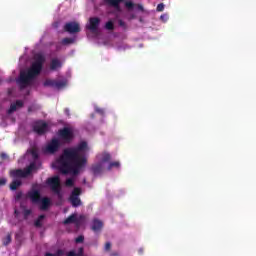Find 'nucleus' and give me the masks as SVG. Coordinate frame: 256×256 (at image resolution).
<instances>
[{"mask_svg":"<svg viewBox=\"0 0 256 256\" xmlns=\"http://www.w3.org/2000/svg\"><path fill=\"white\" fill-rule=\"evenodd\" d=\"M64 255H65V251H63L62 249H58L54 254V256H64Z\"/></svg>","mask_w":256,"mask_h":256,"instance_id":"obj_34","label":"nucleus"},{"mask_svg":"<svg viewBox=\"0 0 256 256\" xmlns=\"http://www.w3.org/2000/svg\"><path fill=\"white\" fill-rule=\"evenodd\" d=\"M91 229L95 233H97L98 231H101V229H103V222L99 219H94L93 222H92Z\"/></svg>","mask_w":256,"mask_h":256,"instance_id":"obj_17","label":"nucleus"},{"mask_svg":"<svg viewBox=\"0 0 256 256\" xmlns=\"http://www.w3.org/2000/svg\"><path fill=\"white\" fill-rule=\"evenodd\" d=\"M87 150V142L82 141L74 148H68L63 151L60 157V172L62 175H79L81 169L87 165L85 151Z\"/></svg>","mask_w":256,"mask_h":256,"instance_id":"obj_1","label":"nucleus"},{"mask_svg":"<svg viewBox=\"0 0 256 256\" xmlns=\"http://www.w3.org/2000/svg\"><path fill=\"white\" fill-rule=\"evenodd\" d=\"M121 164L119 163V161H115V162H111L109 165H108V168L107 170L108 171H111L113 169V167H116L118 169V167H120Z\"/></svg>","mask_w":256,"mask_h":256,"instance_id":"obj_25","label":"nucleus"},{"mask_svg":"<svg viewBox=\"0 0 256 256\" xmlns=\"http://www.w3.org/2000/svg\"><path fill=\"white\" fill-rule=\"evenodd\" d=\"M45 87H53L54 89H62L67 85L66 81L46 79L43 83Z\"/></svg>","mask_w":256,"mask_h":256,"instance_id":"obj_9","label":"nucleus"},{"mask_svg":"<svg viewBox=\"0 0 256 256\" xmlns=\"http://www.w3.org/2000/svg\"><path fill=\"white\" fill-rule=\"evenodd\" d=\"M47 185H49L51 191L57 195L58 199L63 197V194H61V179L59 176L48 178Z\"/></svg>","mask_w":256,"mask_h":256,"instance_id":"obj_5","label":"nucleus"},{"mask_svg":"<svg viewBox=\"0 0 256 256\" xmlns=\"http://www.w3.org/2000/svg\"><path fill=\"white\" fill-rule=\"evenodd\" d=\"M111 161V154L104 153L102 154V163H109Z\"/></svg>","mask_w":256,"mask_h":256,"instance_id":"obj_23","label":"nucleus"},{"mask_svg":"<svg viewBox=\"0 0 256 256\" xmlns=\"http://www.w3.org/2000/svg\"><path fill=\"white\" fill-rule=\"evenodd\" d=\"M32 129L37 135H45L49 131V124L43 120H37L33 123Z\"/></svg>","mask_w":256,"mask_h":256,"instance_id":"obj_7","label":"nucleus"},{"mask_svg":"<svg viewBox=\"0 0 256 256\" xmlns=\"http://www.w3.org/2000/svg\"><path fill=\"white\" fill-rule=\"evenodd\" d=\"M125 7L129 9V11H131V9H133V7H135V3L131 2V1H127L125 2Z\"/></svg>","mask_w":256,"mask_h":256,"instance_id":"obj_28","label":"nucleus"},{"mask_svg":"<svg viewBox=\"0 0 256 256\" xmlns=\"http://www.w3.org/2000/svg\"><path fill=\"white\" fill-rule=\"evenodd\" d=\"M75 43V38H64L62 40V45H71Z\"/></svg>","mask_w":256,"mask_h":256,"instance_id":"obj_24","label":"nucleus"},{"mask_svg":"<svg viewBox=\"0 0 256 256\" xmlns=\"http://www.w3.org/2000/svg\"><path fill=\"white\" fill-rule=\"evenodd\" d=\"M45 256H55V254H53V253H51V252H47V253L45 254Z\"/></svg>","mask_w":256,"mask_h":256,"instance_id":"obj_43","label":"nucleus"},{"mask_svg":"<svg viewBox=\"0 0 256 256\" xmlns=\"http://www.w3.org/2000/svg\"><path fill=\"white\" fill-rule=\"evenodd\" d=\"M83 256H87V255L83 254Z\"/></svg>","mask_w":256,"mask_h":256,"instance_id":"obj_48","label":"nucleus"},{"mask_svg":"<svg viewBox=\"0 0 256 256\" xmlns=\"http://www.w3.org/2000/svg\"><path fill=\"white\" fill-rule=\"evenodd\" d=\"M66 256H83V253L81 252L75 253V251L71 250L66 254Z\"/></svg>","mask_w":256,"mask_h":256,"instance_id":"obj_29","label":"nucleus"},{"mask_svg":"<svg viewBox=\"0 0 256 256\" xmlns=\"http://www.w3.org/2000/svg\"><path fill=\"white\" fill-rule=\"evenodd\" d=\"M11 243V235H7L6 239L3 241V245H9Z\"/></svg>","mask_w":256,"mask_h":256,"instance_id":"obj_33","label":"nucleus"},{"mask_svg":"<svg viewBox=\"0 0 256 256\" xmlns=\"http://www.w3.org/2000/svg\"><path fill=\"white\" fill-rule=\"evenodd\" d=\"M85 241V236L80 235L75 239V243H83Z\"/></svg>","mask_w":256,"mask_h":256,"instance_id":"obj_30","label":"nucleus"},{"mask_svg":"<svg viewBox=\"0 0 256 256\" xmlns=\"http://www.w3.org/2000/svg\"><path fill=\"white\" fill-rule=\"evenodd\" d=\"M30 153H31V155H32V157L34 159L33 163H36V165H37V167L39 169V167H41V162L37 161V159H39V152L37 151V149L32 148L30 150Z\"/></svg>","mask_w":256,"mask_h":256,"instance_id":"obj_18","label":"nucleus"},{"mask_svg":"<svg viewBox=\"0 0 256 256\" xmlns=\"http://www.w3.org/2000/svg\"><path fill=\"white\" fill-rule=\"evenodd\" d=\"M85 219L84 215H80L79 218L76 217V222H74V225H76L77 228L81 227V222Z\"/></svg>","mask_w":256,"mask_h":256,"instance_id":"obj_26","label":"nucleus"},{"mask_svg":"<svg viewBox=\"0 0 256 256\" xmlns=\"http://www.w3.org/2000/svg\"><path fill=\"white\" fill-rule=\"evenodd\" d=\"M96 111H97V113H100V115H103V113H104L103 109H100V108H97Z\"/></svg>","mask_w":256,"mask_h":256,"instance_id":"obj_41","label":"nucleus"},{"mask_svg":"<svg viewBox=\"0 0 256 256\" xmlns=\"http://www.w3.org/2000/svg\"><path fill=\"white\" fill-rule=\"evenodd\" d=\"M105 29L107 31H114L115 30V24L113 23V21L106 22Z\"/></svg>","mask_w":256,"mask_h":256,"instance_id":"obj_22","label":"nucleus"},{"mask_svg":"<svg viewBox=\"0 0 256 256\" xmlns=\"http://www.w3.org/2000/svg\"><path fill=\"white\" fill-rule=\"evenodd\" d=\"M58 137L64 141V143H71L73 139H75V134L73 133V130L69 127H64L60 130H58Z\"/></svg>","mask_w":256,"mask_h":256,"instance_id":"obj_6","label":"nucleus"},{"mask_svg":"<svg viewBox=\"0 0 256 256\" xmlns=\"http://www.w3.org/2000/svg\"><path fill=\"white\" fill-rule=\"evenodd\" d=\"M82 190L79 187H75L73 189V191L71 192L69 201L72 205V207H81V198H79V196H81Z\"/></svg>","mask_w":256,"mask_h":256,"instance_id":"obj_8","label":"nucleus"},{"mask_svg":"<svg viewBox=\"0 0 256 256\" xmlns=\"http://www.w3.org/2000/svg\"><path fill=\"white\" fill-rule=\"evenodd\" d=\"M77 222V214H72L63 221L64 225H71V223Z\"/></svg>","mask_w":256,"mask_h":256,"instance_id":"obj_19","label":"nucleus"},{"mask_svg":"<svg viewBox=\"0 0 256 256\" xmlns=\"http://www.w3.org/2000/svg\"><path fill=\"white\" fill-rule=\"evenodd\" d=\"M32 211L30 209H25L23 212L24 219H27L31 215Z\"/></svg>","mask_w":256,"mask_h":256,"instance_id":"obj_32","label":"nucleus"},{"mask_svg":"<svg viewBox=\"0 0 256 256\" xmlns=\"http://www.w3.org/2000/svg\"><path fill=\"white\" fill-rule=\"evenodd\" d=\"M110 256H119V253L115 252V253H112Z\"/></svg>","mask_w":256,"mask_h":256,"instance_id":"obj_44","label":"nucleus"},{"mask_svg":"<svg viewBox=\"0 0 256 256\" xmlns=\"http://www.w3.org/2000/svg\"><path fill=\"white\" fill-rule=\"evenodd\" d=\"M66 113H67V115H69V109H66Z\"/></svg>","mask_w":256,"mask_h":256,"instance_id":"obj_46","label":"nucleus"},{"mask_svg":"<svg viewBox=\"0 0 256 256\" xmlns=\"http://www.w3.org/2000/svg\"><path fill=\"white\" fill-rule=\"evenodd\" d=\"M136 7H137L138 11H145V9L143 8V5H141V4H137Z\"/></svg>","mask_w":256,"mask_h":256,"instance_id":"obj_38","label":"nucleus"},{"mask_svg":"<svg viewBox=\"0 0 256 256\" xmlns=\"http://www.w3.org/2000/svg\"><path fill=\"white\" fill-rule=\"evenodd\" d=\"M66 187H74L75 186V179L68 178L65 182Z\"/></svg>","mask_w":256,"mask_h":256,"instance_id":"obj_27","label":"nucleus"},{"mask_svg":"<svg viewBox=\"0 0 256 256\" xmlns=\"http://www.w3.org/2000/svg\"><path fill=\"white\" fill-rule=\"evenodd\" d=\"M105 251H111V242H106Z\"/></svg>","mask_w":256,"mask_h":256,"instance_id":"obj_37","label":"nucleus"},{"mask_svg":"<svg viewBox=\"0 0 256 256\" xmlns=\"http://www.w3.org/2000/svg\"><path fill=\"white\" fill-rule=\"evenodd\" d=\"M64 31L66 33H80L81 32V26H79L78 22H68L64 25Z\"/></svg>","mask_w":256,"mask_h":256,"instance_id":"obj_11","label":"nucleus"},{"mask_svg":"<svg viewBox=\"0 0 256 256\" xmlns=\"http://www.w3.org/2000/svg\"><path fill=\"white\" fill-rule=\"evenodd\" d=\"M27 199H30L33 205H40L41 211H47L51 206V199L49 197H41V191L35 189V185L26 194Z\"/></svg>","mask_w":256,"mask_h":256,"instance_id":"obj_3","label":"nucleus"},{"mask_svg":"<svg viewBox=\"0 0 256 256\" xmlns=\"http://www.w3.org/2000/svg\"><path fill=\"white\" fill-rule=\"evenodd\" d=\"M61 147V142L57 138H53L50 143L46 146V153H57Z\"/></svg>","mask_w":256,"mask_h":256,"instance_id":"obj_10","label":"nucleus"},{"mask_svg":"<svg viewBox=\"0 0 256 256\" xmlns=\"http://www.w3.org/2000/svg\"><path fill=\"white\" fill-rule=\"evenodd\" d=\"M156 10L158 12L164 11L165 10V4H163V3L158 4Z\"/></svg>","mask_w":256,"mask_h":256,"instance_id":"obj_31","label":"nucleus"},{"mask_svg":"<svg viewBox=\"0 0 256 256\" xmlns=\"http://www.w3.org/2000/svg\"><path fill=\"white\" fill-rule=\"evenodd\" d=\"M43 219H45V215L42 214L34 221V227L41 229L43 227Z\"/></svg>","mask_w":256,"mask_h":256,"instance_id":"obj_20","label":"nucleus"},{"mask_svg":"<svg viewBox=\"0 0 256 256\" xmlns=\"http://www.w3.org/2000/svg\"><path fill=\"white\" fill-rule=\"evenodd\" d=\"M38 170H39V166H37V162H31L30 165L24 169L12 170L10 172V175L14 179H19V178L25 179L29 177V175H31L33 171H38Z\"/></svg>","mask_w":256,"mask_h":256,"instance_id":"obj_4","label":"nucleus"},{"mask_svg":"<svg viewBox=\"0 0 256 256\" xmlns=\"http://www.w3.org/2000/svg\"><path fill=\"white\" fill-rule=\"evenodd\" d=\"M78 252H79V253H82V255H84V254H85V249H84L83 247H80V248L78 249Z\"/></svg>","mask_w":256,"mask_h":256,"instance_id":"obj_40","label":"nucleus"},{"mask_svg":"<svg viewBox=\"0 0 256 256\" xmlns=\"http://www.w3.org/2000/svg\"><path fill=\"white\" fill-rule=\"evenodd\" d=\"M23 105H24V103L22 100H16V102H14L10 105V108L7 111L8 115H11V114L15 113V111H17L18 109H21V107H23Z\"/></svg>","mask_w":256,"mask_h":256,"instance_id":"obj_13","label":"nucleus"},{"mask_svg":"<svg viewBox=\"0 0 256 256\" xmlns=\"http://www.w3.org/2000/svg\"><path fill=\"white\" fill-rule=\"evenodd\" d=\"M104 3L106 5H109L110 7H114L116 11H121V3H123V0H104Z\"/></svg>","mask_w":256,"mask_h":256,"instance_id":"obj_14","label":"nucleus"},{"mask_svg":"<svg viewBox=\"0 0 256 256\" xmlns=\"http://www.w3.org/2000/svg\"><path fill=\"white\" fill-rule=\"evenodd\" d=\"M28 111L31 112V108H29Z\"/></svg>","mask_w":256,"mask_h":256,"instance_id":"obj_47","label":"nucleus"},{"mask_svg":"<svg viewBox=\"0 0 256 256\" xmlns=\"http://www.w3.org/2000/svg\"><path fill=\"white\" fill-rule=\"evenodd\" d=\"M160 19H165V15H161V16H160Z\"/></svg>","mask_w":256,"mask_h":256,"instance_id":"obj_45","label":"nucleus"},{"mask_svg":"<svg viewBox=\"0 0 256 256\" xmlns=\"http://www.w3.org/2000/svg\"><path fill=\"white\" fill-rule=\"evenodd\" d=\"M7 185V179L6 178H0V187H3Z\"/></svg>","mask_w":256,"mask_h":256,"instance_id":"obj_36","label":"nucleus"},{"mask_svg":"<svg viewBox=\"0 0 256 256\" xmlns=\"http://www.w3.org/2000/svg\"><path fill=\"white\" fill-rule=\"evenodd\" d=\"M21 185H22L21 180H14L12 181V183H10V189L11 191H17V189H19Z\"/></svg>","mask_w":256,"mask_h":256,"instance_id":"obj_21","label":"nucleus"},{"mask_svg":"<svg viewBox=\"0 0 256 256\" xmlns=\"http://www.w3.org/2000/svg\"><path fill=\"white\" fill-rule=\"evenodd\" d=\"M45 55L38 53L34 55V62L31 67L27 71L20 72L18 78V85H20V89H25V87H29L31 85V81L41 75V71H43V65H45Z\"/></svg>","mask_w":256,"mask_h":256,"instance_id":"obj_2","label":"nucleus"},{"mask_svg":"<svg viewBox=\"0 0 256 256\" xmlns=\"http://www.w3.org/2000/svg\"><path fill=\"white\" fill-rule=\"evenodd\" d=\"M21 197H23V192L19 191L15 195V200L19 201L21 199Z\"/></svg>","mask_w":256,"mask_h":256,"instance_id":"obj_35","label":"nucleus"},{"mask_svg":"<svg viewBox=\"0 0 256 256\" xmlns=\"http://www.w3.org/2000/svg\"><path fill=\"white\" fill-rule=\"evenodd\" d=\"M118 25H119L120 27H125V22H124L123 20H119V21H118Z\"/></svg>","mask_w":256,"mask_h":256,"instance_id":"obj_39","label":"nucleus"},{"mask_svg":"<svg viewBox=\"0 0 256 256\" xmlns=\"http://www.w3.org/2000/svg\"><path fill=\"white\" fill-rule=\"evenodd\" d=\"M0 157H1V159H7V154L2 153V154L0 155Z\"/></svg>","mask_w":256,"mask_h":256,"instance_id":"obj_42","label":"nucleus"},{"mask_svg":"<svg viewBox=\"0 0 256 256\" xmlns=\"http://www.w3.org/2000/svg\"><path fill=\"white\" fill-rule=\"evenodd\" d=\"M91 171H92L93 175H101L103 173V162L94 164L91 167Z\"/></svg>","mask_w":256,"mask_h":256,"instance_id":"obj_16","label":"nucleus"},{"mask_svg":"<svg viewBox=\"0 0 256 256\" xmlns=\"http://www.w3.org/2000/svg\"><path fill=\"white\" fill-rule=\"evenodd\" d=\"M90 25H89V29L90 31H97V29H99V23H101V19H99L98 17H92L90 18Z\"/></svg>","mask_w":256,"mask_h":256,"instance_id":"obj_15","label":"nucleus"},{"mask_svg":"<svg viewBox=\"0 0 256 256\" xmlns=\"http://www.w3.org/2000/svg\"><path fill=\"white\" fill-rule=\"evenodd\" d=\"M63 67V62L59 58H52L50 61V71H59Z\"/></svg>","mask_w":256,"mask_h":256,"instance_id":"obj_12","label":"nucleus"}]
</instances>
